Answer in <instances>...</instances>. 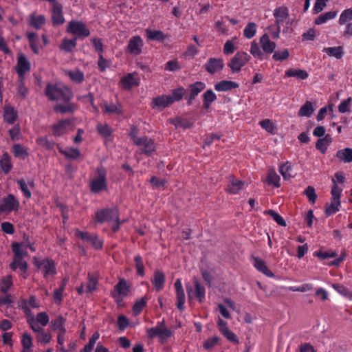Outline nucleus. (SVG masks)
<instances>
[{
    "mask_svg": "<svg viewBox=\"0 0 352 352\" xmlns=\"http://www.w3.org/2000/svg\"><path fill=\"white\" fill-rule=\"evenodd\" d=\"M63 6L61 3H55L51 8V20L53 26H60L65 22L63 15Z\"/></svg>",
    "mask_w": 352,
    "mask_h": 352,
    "instance_id": "nucleus-14",
    "label": "nucleus"
},
{
    "mask_svg": "<svg viewBox=\"0 0 352 352\" xmlns=\"http://www.w3.org/2000/svg\"><path fill=\"white\" fill-rule=\"evenodd\" d=\"M203 105L204 109H208L211 104L214 102L217 97L215 93L212 89H208L203 94Z\"/></svg>",
    "mask_w": 352,
    "mask_h": 352,
    "instance_id": "nucleus-37",
    "label": "nucleus"
},
{
    "mask_svg": "<svg viewBox=\"0 0 352 352\" xmlns=\"http://www.w3.org/2000/svg\"><path fill=\"white\" fill-rule=\"evenodd\" d=\"M206 84L201 81H197L189 85V94L191 97H197L206 88Z\"/></svg>",
    "mask_w": 352,
    "mask_h": 352,
    "instance_id": "nucleus-44",
    "label": "nucleus"
},
{
    "mask_svg": "<svg viewBox=\"0 0 352 352\" xmlns=\"http://www.w3.org/2000/svg\"><path fill=\"white\" fill-rule=\"evenodd\" d=\"M266 180L270 185H273L276 188L280 186V177L274 170L269 172Z\"/></svg>",
    "mask_w": 352,
    "mask_h": 352,
    "instance_id": "nucleus-61",
    "label": "nucleus"
},
{
    "mask_svg": "<svg viewBox=\"0 0 352 352\" xmlns=\"http://www.w3.org/2000/svg\"><path fill=\"white\" fill-rule=\"evenodd\" d=\"M19 208L20 201L13 194H8L1 199L0 214L17 212Z\"/></svg>",
    "mask_w": 352,
    "mask_h": 352,
    "instance_id": "nucleus-4",
    "label": "nucleus"
},
{
    "mask_svg": "<svg viewBox=\"0 0 352 352\" xmlns=\"http://www.w3.org/2000/svg\"><path fill=\"white\" fill-rule=\"evenodd\" d=\"M17 185L19 186V189L23 193V195L26 199H30L32 197V192L29 189L28 184L24 178H20L16 179V181Z\"/></svg>",
    "mask_w": 352,
    "mask_h": 352,
    "instance_id": "nucleus-48",
    "label": "nucleus"
},
{
    "mask_svg": "<svg viewBox=\"0 0 352 352\" xmlns=\"http://www.w3.org/2000/svg\"><path fill=\"white\" fill-rule=\"evenodd\" d=\"M66 318L61 315H58L51 322L54 330H58L63 333L66 332L65 329Z\"/></svg>",
    "mask_w": 352,
    "mask_h": 352,
    "instance_id": "nucleus-38",
    "label": "nucleus"
},
{
    "mask_svg": "<svg viewBox=\"0 0 352 352\" xmlns=\"http://www.w3.org/2000/svg\"><path fill=\"white\" fill-rule=\"evenodd\" d=\"M279 173L283 176L285 179H289L293 177V167L290 164L289 162H287L286 163L282 164L279 166Z\"/></svg>",
    "mask_w": 352,
    "mask_h": 352,
    "instance_id": "nucleus-43",
    "label": "nucleus"
},
{
    "mask_svg": "<svg viewBox=\"0 0 352 352\" xmlns=\"http://www.w3.org/2000/svg\"><path fill=\"white\" fill-rule=\"evenodd\" d=\"M17 94L22 98L25 99L28 94V89L25 85V78H19L17 82Z\"/></svg>",
    "mask_w": 352,
    "mask_h": 352,
    "instance_id": "nucleus-51",
    "label": "nucleus"
},
{
    "mask_svg": "<svg viewBox=\"0 0 352 352\" xmlns=\"http://www.w3.org/2000/svg\"><path fill=\"white\" fill-rule=\"evenodd\" d=\"M193 285L195 287V292L193 296L200 302H203L206 298V289L203 284L200 283L198 278H194ZM188 297L189 299L192 298V289L191 287L186 286Z\"/></svg>",
    "mask_w": 352,
    "mask_h": 352,
    "instance_id": "nucleus-11",
    "label": "nucleus"
},
{
    "mask_svg": "<svg viewBox=\"0 0 352 352\" xmlns=\"http://www.w3.org/2000/svg\"><path fill=\"white\" fill-rule=\"evenodd\" d=\"M96 129L98 133L106 139L110 137L113 133L111 128L107 124H98Z\"/></svg>",
    "mask_w": 352,
    "mask_h": 352,
    "instance_id": "nucleus-56",
    "label": "nucleus"
},
{
    "mask_svg": "<svg viewBox=\"0 0 352 352\" xmlns=\"http://www.w3.org/2000/svg\"><path fill=\"white\" fill-rule=\"evenodd\" d=\"M228 178L229 184H228L226 190L230 194L237 195L247 186L244 182L236 178L233 175H230Z\"/></svg>",
    "mask_w": 352,
    "mask_h": 352,
    "instance_id": "nucleus-18",
    "label": "nucleus"
},
{
    "mask_svg": "<svg viewBox=\"0 0 352 352\" xmlns=\"http://www.w3.org/2000/svg\"><path fill=\"white\" fill-rule=\"evenodd\" d=\"M314 256H317L321 260H324L329 258H335L337 256V253L333 250L323 251L320 250L315 252Z\"/></svg>",
    "mask_w": 352,
    "mask_h": 352,
    "instance_id": "nucleus-64",
    "label": "nucleus"
},
{
    "mask_svg": "<svg viewBox=\"0 0 352 352\" xmlns=\"http://www.w3.org/2000/svg\"><path fill=\"white\" fill-rule=\"evenodd\" d=\"M26 36L28 39L31 50L34 54H38L40 52L39 39L35 32H27Z\"/></svg>",
    "mask_w": 352,
    "mask_h": 352,
    "instance_id": "nucleus-33",
    "label": "nucleus"
},
{
    "mask_svg": "<svg viewBox=\"0 0 352 352\" xmlns=\"http://www.w3.org/2000/svg\"><path fill=\"white\" fill-rule=\"evenodd\" d=\"M98 285L97 278L92 274H88V281L87 283V292L92 293L96 291Z\"/></svg>",
    "mask_w": 352,
    "mask_h": 352,
    "instance_id": "nucleus-58",
    "label": "nucleus"
},
{
    "mask_svg": "<svg viewBox=\"0 0 352 352\" xmlns=\"http://www.w3.org/2000/svg\"><path fill=\"white\" fill-rule=\"evenodd\" d=\"M13 168L12 159L7 152H4L0 159V170L4 174H8Z\"/></svg>",
    "mask_w": 352,
    "mask_h": 352,
    "instance_id": "nucleus-27",
    "label": "nucleus"
},
{
    "mask_svg": "<svg viewBox=\"0 0 352 352\" xmlns=\"http://www.w3.org/2000/svg\"><path fill=\"white\" fill-rule=\"evenodd\" d=\"M314 111L313 104L310 101H306L303 105L300 107L298 112V116L300 117H307L311 116Z\"/></svg>",
    "mask_w": 352,
    "mask_h": 352,
    "instance_id": "nucleus-42",
    "label": "nucleus"
},
{
    "mask_svg": "<svg viewBox=\"0 0 352 352\" xmlns=\"http://www.w3.org/2000/svg\"><path fill=\"white\" fill-rule=\"evenodd\" d=\"M205 70L210 75L221 72L224 67L223 59L219 58H209L204 64Z\"/></svg>",
    "mask_w": 352,
    "mask_h": 352,
    "instance_id": "nucleus-15",
    "label": "nucleus"
},
{
    "mask_svg": "<svg viewBox=\"0 0 352 352\" xmlns=\"http://www.w3.org/2000/svg\"><path fill=\"white\" fill-rule=\"evenodd\" d=\"M145 33L146 36L148 41L163 42L168 38V36L161 30H153L149 28H146L145 30Z\"/></svg>",
    "mask_w": 352,
    "mask_h": 352,
    "instance_id": "nucleus-28",
    "label": "nucleus"
},
{
    "mask_svg": "<svg viewBox=\"0 0 352 352\" xmlns=\"http://www.w3.org/2000/svg\"><path fill=\"white\" fill-rule=\"evenodd\" d=\"M75 236L90 243L96 250H101L103 247L104 241L99 238L98 234H91L87 232L76 230Z\"/></svg>",
    "mask_w": 352,
    "mask_h": 352,
    "instance_id": "nucleus-10",
    "label": "nucleus"
},
{
    "mask_svg": "<svg viewBox=\"0 0 352 352\" xmlns=\"http://www.w3.org/2000/svg\"><path fill=\"white\" fill-rule=\"evenodd\" d=\"M250 59V56L245 52H238L228 63V66L231 69L232 73L239 72L244 65H245Z\"/></svg>",
    "mask_w": 352,
    "mask_h": 352,
    "instance_id": "nucleus-8",
    "label": "nucleus"
},
{
    "mask_svg": "<svg viewBox=\"0 0 352 352\" xmlns=\"http://www.w3.org/2000/svg\"><path fill=\"white\" fill-rule=\"evenodd\" d=\"M13 285L12 277L11 275H8L3 277L0 283V291L3 294H7L10 290L11 286Z\"/></svg>",
    "mask_w": 352,
    "mask_h": 352,
    "instance_id": "nucleus-49",
    "label": "nucleus"
},
{
    "mask_svg": "<svg viewBox=\"0 0 352 352\" xmlns=\"http://www.w3.org/2000/svg\"><path fill=\"white\" fill-rule=\"evenodd\" d=\"M259 43L263 51L267 54H272L276 47V43L270 39L269 35L266 33L260 38Z\"/></svg>",
    "mask_w": 352,
    "mask_h": 352,
    "instance_id": "nucleus-23",
    "label": "nucleus"
},
{
    "mask_svg": "<svg viewBox=\"0 0 352 352\" xmlns=\"http://www.w3.org/2000/svg\"><path fill=\"white\" fill-rule=\"evenodd\" d=\"M77 45L76 38L72 39L63 38L60 49L65 52H72Z\"/></svg>",
    "mask_w": 352,
    "mask_h": 352,
    "instance_id": "nucleus-46",
    "label": "nucleus"
},
{
    "mask_svg": "<svg viewBox=\"0 0 352 352\" xmlns=\"http://www.w3.org/2000/svg\"><path fill=\"white\" fill-rule=\"evenodd\" d=\"M265 213L268 214L274 219V221L279 226L285 227L287 226L286 221L284 219L276 212L273 210H268L265 211Z\"/></svg>",
    "mask_w": 352,
    "mask_h": 352,
    "instance_id": "nucleus-60",
    "label": "nucleus"
},
{
    "mask_svg": "<svg viewBox=\"0 0 352 352\" xmlns=\"http://www.w3.org/2000/svg\"><path fill=\"white\" fill-rule=\"evenodd\" d=\"M256 32V25L254 22H250L243 30V35L245 38L250 39L254 36Z\"/></svg>",
    "mask_w": 352,
    "mask_h": 352,
    "instance_id": "nucleus-55",
    "label": "nucleus"
},
{
    "mask_svg": "<svg viewBox=\"0 0 352 352\" xmlns=\"http://www.w3.org/2000/svg\"><path fill=\"white\" fill-rule=\"evenodd\" d=\"M173 335V331L166 327L164 319H162V321L157 322V324L154 327L147 329L148 338L150 339L158 338L160 342L162 344L167 342Z\"/></svg>",
    "mask_w": 352,
    "mask_h": 352,
    "instance_id": "nucleus-2",
    "label": "nucleus"
},
{
    "mask_svg": "<svg viewBox=\"0 0 352 352\" xmlns=\"http://www.w3.org/2000/svg\"><path fill=\"white\" fill-rule=\"evenodd\" d=\"M45 96L52 101L69 102L73 98L72 90L65 86L48 83L45 89Z\"/></svg>",
    "mask_w": 352,
    "mask_h": 352,
    "instance_id": "nucleus-1",
    "label": "nucleus"
},
{
    "mask_svg": "<svg viewBox=\"0 0 352 352\" xmlns=\"http://www.w3.org/2000/svg\"><path fill=\"white\" fill-rule=\"evenodd\" d=\"M172 123L175 126L176 128L189 129L193 125V121L187 118H182L177 117Z\"/></svg>",
    "mask_w": 352,
    "mask_h": 352,
    "instance_id": "nucleus-47",
    "label": "nucleus"
},
{
    "mask_svg": "<svg viewBox=\"0 0 352 352\" xmlns=\"http://www.w3.org/2000/svg\"><path fill=\"white\" fill-rule=\"evenodd\" d=\"M174 287L175 289L176 293V300H177V308L179 311H183L185 308L184 304L186 302V296L184 293V290L182 286V280L179 278H177L175 283Z\"/></svg>",
    "mask_w": 352,
    "mask_h": 352,
    "instance_id": "nucleus-19",
    "label": "nucleus"
},
{
    "mask_svg": "<svg viewBox=\"0 0 352 352\" xmlns=\"http://www.w3.org/2000/svg\"><path fill=\"white\" fill-rule=\"evenodd\" d=\"M337 16V12L335 10L327 12L319 15L315 20V24L321 25L329 20L334 19Z\"/></svg>",
    "mask_w": 352,
    "mask_h": 352,
    "instance_id": "nucleus-45",
    "label": "nucleus"
},
{
    "mask_svg": "<svg viewBox=\"0 0 352 352\" xmlns=\"http://www.w3.org/2000/svg\"><path fill=\"white\" fill-rule=\"evenodd\" d=\"M118 214V209L116 207L104 208L97 210L93 219L96 224H102L104 222L112 221Z\"/></svg>",
    "mask_w": 352,
    "mask_h": 352,
    "instance_id": "nucleus-7",
    "label": "nucleus"
},
{
    "mask_svg": "<svg viewBox=\"0 0 352 352\" xmlns=\"http://www.w3.org/2000/svg\"><path fill=\"white\" fill-rule=\"evenodd\" d=\"M65 74L74 82L80 84L85 80V74L79 69L67 70Z\"/></svg>",
    "mask_w": 352,
    "mask_h": 352,
    "instance_id": "nucleus-39",
    "label": "nucleus"
},
{
    "mask_svg": "<svg viewBox=\"0 0 352 352\" xmlns=\"http://www.w3.org/2000/svg\"><path fill=\"white\" fill-rule=\"evenodd\" d=\"M352 21V7L344 10L340 14L338 23L340 25L346 24Z\"/></svg>",
    "mask_w": 352,
    "mask_h": 352,
    "instance_id": "nucleus-59",
    "label": "nucleus"
},
{
    "mask_svg": "<svg viewBox=\"0 0 352 352\" xmlns=\"http://www.w3.org/2000/svg\"><path fill=\"white\" fill-rule=\"evenodd\" d=\"M102 111L104 114L121 115L123 113L122 104L119 102L115 104L104 102Z\"/></svg>",
    "mask_w": 352,
    "mask_h": 352,
    "instance_id": "nucleus-25",
    "label": "nucleus"
},
{
    "mask_svg": "<svg viewBox=\"0 0 352 352\" xmlns=\"http://www.w3.org/2000/svg\"><path fill=\"white\" fill-rule=\"evenodd\" d=\"M143 45L144 41L141 36H133L128 42L126 52L133 56L140 55L142 52Z\"/></svg>",
    "mask_w": 352,
    "mask_h": 352,
    "instance_id": "nucleus-13",
    "label": "nucleus"
},
{
    "mask_svg": "<svg viewBox=\"0 0 352 352\" xmlns=\"http://www.w3.org/2000/svg\"><path fill=\"white\" fill-rule=\"evenodd\" d=\"M58 151L67 159L77 160L81 157V152L76 148L67 147L65 149L59 148Z\"/></svg>",
    "mask_w": 352,
    "mask_h": 352,
    "instance_id": "nucleus-29",
    "label": "nucleus"
},
{
    "mask_svg": "<svg viewBox=\"0 0 352 352\" xmlns=\"http://www.w3.org/2000/svg\"><path fill=\"white\" fill-rule=\"evenodd\" d=\"M250 52L254 57L256 58H258L260 60L264 59V54L261 50L258 43H256L255 41H253L251 43Z\"/></svg>",
    "mask_w": 352,
    "mask_h": 352,
    "instance_id": "nucleus-62",
    "label": "nucleus"
},
{
    "mask_svg": "<svg viewBox=\"0 0 352 352\" xmlns=\"http://www.w3.org/2000/svg\"><path fill=\"white\" fill-rule=\"evenodd\" d=\"M239 87V84L230 80H222L214 85L217 91H228Z\"/></svg>",
    "mask_w": 352,
    "mask_h": 352,
    "instance_id": "nucleus-32",
    "label": "nucleus"
},
{
    "mask_svg": "<svg viewBox=\"0 0 352 352\" xmlns=\"http://www.w3.org/2000/svg\"><path fill=\"white\" fill-rule=\"evenodd\" d=\"M135 145L140 149V154L146 156H151L156 150V145L154 140L146 135L140 137Z\"/></svg>",
    "mask_w": 352,
    "mask_h": 352,
    "instance_id": "nucleus-9",
    "label": "nucleus"
},
{
    "mask_svg": "<svg viewBox=\"0 0 352 352\" xmlns=\"http://www.w3.org/2000/svg\"><path fill=\"white\" fill-rule=\"evenodd\" d=\"M151 282L156 292H161L166 283L165 274L160 270H155Z\"/></svg>",
    "mask_w": 352,
    "mask_h": 352,
    "instance_id": "nucleus-20",
    "label": "nucleus"
},
{
    "mask_svg": "<svg viewBox=\"0 0 352 352\" xmlns=\"http://www.w3.org/2000/svg\"><path fill=\"white\" fill-rule=\"evenodd\" d=\"M274 16L276 19V24L280 25L289 16L288 10L285 7H279L275 9Z\"/></svg>",
    "mask_w": 352,
    "mask_h": 352,
    "instance_id": "nucleus-36",
    "label": "nucleus"
},
{
    "mask_svg": "<svg viewBox=\"0 0 352 352\" xmlns=\"http://www.w3.org/2000/svg\"><path fill=\"white\" fill-rule=\"evenodd\" d=\"M323 52L327 53L329 56L335 57L337 59L342 58L344 54V49L342 46L325 47Z\"/></svg>",
    "mask_w": 352,
    "mask_h": 352,
    "instance_id": "nucleus-41",
    "label": "nucleus"
},
{
    "mask_svg": "<svg viewBox=\"0 0 352 352\" xmlns=\"http://www.w3.org/2000/svg\"><path fill=\"white\" fill-rule=\"evenodd\" d=\"M251 261L253 266L261 273L270 278L274 277V274L269 270L264 260L259 257L252 256Z\"/></svg>",
    "mask_w": 352,
    "mask_h": 352,
    "instance_id": "nucleus-21",
    "label": "nucleus"
},
{
    "mask_svg": "<svg viewBox=\"0 0 352 352\" xmlns=\"http://www.w3.org/2000/svg\"><path fill=\"white\" fill-rule=\"evenodd\" d=\"M11 246H12V250L14 254V257L19 258H23L25 256H26L27 252H23L22 250L23 243L14 242L12 243Z\"/></svg>",
    "mask_w": 352,
    "mask_h": 352,
    "instance_id": "nucleus-53",
    "label": "nucleus"
},
{
    "mask_svg": "<svg viewBox=\"0 0 352 352\" xmlns=\"http://www.w3.org/2000/svg\"><path fill=\"white\" fill-rule=\"evenodd\" d=\"M46 23V18L43 14L36 15L35 14H30L28 19V24L36 30H39Z\"/></svg>",
    "mask_w": 352,
    "mask_h": 352,
    "instance_id": "nucleus-30",
    "label": "nucleus"
},
{
    "mask_svg": "<svg viewBox=\"0 0 352 352\" xmlns=\"http://www.w3.org/2000/svg\"><path fill=\"white\" fill-rule=\"evenodd\" d=\"M67 32L72 34L76 39L85 38L90 35V31L85 23L81 21L72 20L69 22Z\"/></svg>",
    "mask_w": 352,
    "mask_h": 352,
    "instance_id": "nucleus-5",
    "label": "nucleus"
},
{
    "mask_svg": "<svg viewBox=\"0 0 352 352\" xmlns=\"http://www.w3.org/2000/svg\"><path fill=\"white\" fill-rule=\"evenodd\" d=\"M97 177L90 182V190L93 193H98L107 188L106 170L103 167H98L96 170Z\"/></svg>",
    "mask_w": 352,
    "mask_h": 352,
    "instance_id": "nucleus-6",
    "label": "nucleus"
},
{
    "mask_svg": "<svg viewBox=\"0 0 352 352\" xmlns=\"http://www.w3.org/2000/svg\"><path fill=\"white\" fill-rule=\"evenodd\" d=\"M134 261L137 270V274L141 277L144 276L145 272L142 257L140 254H137L134 257Z\"/></svg>",
    "mask_w": 352,
    "mask_h": 352,
    "instance_id": "nucleus-54",
    "label": "nucleus"
},
{
    "mask_svg": "<svg viewBox=\"0 0 352 352\" xmlns=\"http://www.w3.org/2000/svg\"><path fill=\"white\" fill-rule=\"evenodd\" d=\"M272 59L276 61L282 62L288 59L289 57V52L287 49H285L283 51H275L273 52Z\"/></svg>",
    "mask_w": 352,
    "mask_h": 352,
    "instance_id": "nucleus-63",
    "label": "nucleus"
},
{
    "mask_svg": "<svg viewBox=\"0 0 352 352\" xmlns=\"http://www.w3.org/2000/svg\"><path fill=\"white\" fill-rule=\"evenodd\" d=\"M336 157L344 163L352 162V148H345L338 150L336 153Z\"/></svg>",
    "mask_w": 352,
    "mask_h": 352,
    "instance_id": "nucleus-40",
    "label": "nucleus"
},
{
    "mask_svg": "<svg viewBox=\"0 0 352 352\" xmlns=\"http://www.w3.org/2000/svg\"><path fill=\"white\" fill-rule=\"evenodd\" d=\"M33 263L38 270H41L45 279L56 274V266L54 260L46 258L38 260L36 257L33 258Z\"/></svg>",
    "mask_w": 352,
    "mask_h": 352,
    "instance_id": "nucleus-3",
    "label": "nucleus"
},
{
    "mask_svg": "<svg viewBox=\"0 0 352 352\" xmlns=\"http://www.w3.org/2000/svg\"><path fill=\"white\" fill-rule=\"evenodd\" d=\"M99 333L98 331L94 332L92 336L90 338L89 342L84 346L80 352H91L96 343V341L99 339Z\"/></svg>",
    "mask_w": 352,
    "mask_h": 352,
    "instance_id": "nucleus-52",
    "label": "nucleus"
},
{
    "mask_svg": "<svg viewBox=\"0 0 352 352\" xmlns=\"http://www.w3.org/2000/svg\"><path fill=\"white\" fill-rule=\"evenodd\" d=\"M147 299L145 297L138 300L134 303L132 311L134 316H138L141 314L143 309L146 306Z\"/></svg>",
    "mask_w": 352,
    "mask_h": 352,
    "instance_id": "nucleus-50",
    "label": "nucleus"
},
{
    "mask_svg": "<svg viewBox=\"0 0 352 352\" xmlns=\"http://www.w3.org/2000/svg\"><path fill=\"white\" fill-rule=\"evenodd\" d=\"M12 152L16 158L22 160H25L29 156L28 148L21 144H13Z\"/></svg>",
    "mask_w": 352,
    "mask_h": 352,
    "instance_id": "nucleus-31",
    "label": "nucleus"
},
{
    "mask_svg": "<svg viewBox=\"0 0 352 352\" xmlns=\"http://www.w3.org/2000/svg\"><path fill=\"white\" fill-rule=\"evenodd\" d=\"M3 120L9 124H13L16 122L18 114L13 107L10 104H6L3 107Z\"/></svg>",
    "mask_w": 352,
    "mask_h": 352,
    "instance_id": "nucleus-24",
    "label": "nucleus"
},
{
    "mask_svg": "<svg viewBox=\"0 0 352 352\" xmlns=\"http://www.w3.org/2000/svg\"><path fill=\"white\" fill-rule=\"evenodd\" d=\"M332 287L340 294L346 298H351L352 297L351 292L343 285L340 283H335L332 285Z\"/></svg>",
    "mask_w": 352,
    "mask_h": 352,
    "instance_id": "nucleus-57",
    "label": "nucleus"
},
{
    "mask_svg": "<svg viewBox=\"0 0 352 352\" xmlns=\"http://www.w3.org/2000/svg\"><path fill=\"white\" fill-rule=\"evenodd\" d=\"M31 69V64L24 54H20L17 56L15 71L19 78H25V74Z\"/></svg>",
    "mask_w": 352,
    "mask_h": 352,
    "instance_id": "nucleus-12",
    "label": "nucleus"
},
{
    "mask_svg": "<svg viewBox=\"0 0 352 352\" xmlns=\"http://www.w3.org/2000/svg\"><path fill=\"white\" fill-rule=\"evenodd\" d=\"M135 73H128L122 77L119 82L120 87L125 90H130L134 86H139L140 84V79L135 77Z\"/></svg>",
    "mask_w": 352,
    "mask_h": 352,
    "instance_id": "nucleus-17",
    "label": "nucleus"
},
{
    "mask_svg": "<svg viewBox=\"0 0 352 352\" xmlns=\"http://www.w3.org/2000/svg\"><path fill=\"white\" fill-rule=\"evenodd\" d=\"M285 76L294 77L300 80H305L308 78L309 74L304 69L290 68L285 71Z\"/></svg>",
    "mask_w": 352,
    "mask_h": 352,
    "instance_id": "nucleus-34",
    "label": "nucleus"
},
{
    "mask_svg": "<svg viewBox=\"0 0 352 352\" xmlns=\"http://www.w3.org/2000/svg\"><path fill=\"white\" fill-rule=\"evenodd\" d=\"M71 121L68 119L62 120L57 124L52 126L53 133L55 136H60L65 133L66 128L71 124Z\"/></svg>",
    "mask_w": 352,
    "mask_h": 352,
    "instance_id": "nucleus-35",
    "label": "nucleus"
},
{
    "mask_svg": "<svg viewBox=\"0 0 352 352\" xmlns=\"http://www.w3.org/2000/svg\"><path fill=\"white\" fill-rule=\"evenodd\" d=\"M131 285L124 278H120L118 283L114 286L113 291L111 293L112 298H116L118 296L126 297L130 293Z\"/></svg>",
    "mask_w": 352,
    "mask_h": 352,
    "instance_id": "nucleus-16",
    "label": "nucleus"
},
{
    "mask_svg": "<svg viewBox=\"0 0 352 352\" xmlns=\"http://www.w3.org/2000/svg\"><path fill=\"white\" fill-rule=\"evenodd\" d=\"M173 104V100L170 98V96L168 95H162L157 97H155L153 99L151 102V107L153 109H164L169 105Z\"/></svg>",
    "mask_w": 352,
    "mask_h": 352,
    "instance_id": "nucleus-22",
    "label": "nucleus"
},
{
    "mask_svg": "<svg viewBox=\"0 0 352 352\" xmlns=\"http://www.w3.org/2000/svg\"><path fill=\"white\" fill-rule=\"evenodd\" d=\"M63 102V104H57L54 106V110L55 112L64 114L67 113H74L77 110V105L75 103L72 102L71 100Z\"/></svg>",
    "mask_w": 352,
    "mask_h": 352,
    "instance_id": "nucleus-26",
    "label": "nucleus"
}]
</instances>
